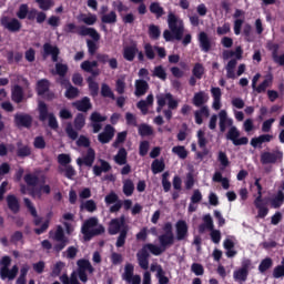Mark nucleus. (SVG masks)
Listing matches in <instances>:
<instances>
[{"label": "nucleus", "instance_id": "obj_18", "mask_svg": "<svg viewBox=\"0 0 284 284\" xmlns=\"http://www.w3.org/2000/svg\"><path fill=\"white\" fill-rule=\"evenodd\" d=\"M112 139H114V126H112V124H106L104 131L98 135V141L102 143V145H105L110 143Z\"/></svg>", "mask_w": 284, "mask_h": 284}, {"label": "nucleus", "instance_id": "obj_20", "mask_svg": "<svg viewBox=\"0 0 284 284\" xmlns=\"http://www.w3.org/2000/svg\"><path fill=\"white\" fill-rule=\"evenodd\" d=\"M138 263L141 270H148L150 267V252L145 248H141L136 253Z\"/></svg>", "mask_w": 284, "mask_h": 284}, {"label": "nucleus", "instance_id": "obj_10", "mask_svg": "<svg viewBox=\"0 0 284 284\" xmlns=\"http://www.w3.org/2000/svg\"><path fill=\"white\" fill-rule=\"evenodd\" d=\"M78 265V276L82 283H88V273L94 274V266L90 263L89 260L80 258L77 262Z\"/></svg>", "mask_w": 284, "mask_h": 284}, {"label": "nucleus", "instance_id": "obj_25", "mask_svg": "<svg viewBox=\"0 0 284 284\" xmlns=\"http://www.w3.org/2000/svg\"><path fill=\"white\" fill-rule=\"evenodd\" d=\"M100 166L99 165H94L93 166V174L94 176H101L104 173L110 172V170H112V165H110V162L100 159Z\"/></svg>", "mask_w": 284, "mask_h": 284}, {"label": "nucleus", "instance_id": "obj_6", "mask_svg": "<svg viewBox=\"0 0 284 284\" xmlns=\"http://www.w3.org/2000/svg\"><path fill=\"white\" fill-rule=\"evenodd\" d=\"M39 121H48V125L51 130H59V121L54 113L50 112L48 104L43 101L38 102Z\"/></svg>", "mask_w": 284, "mask_h": 284}, {"label": "nucleus", "instance_id": "obj_27", "mask_svg": "<svg viewBox=\"0 0 284 284\" xmlns=\"http://www.w3.org/2000/svg\"><path fill=\"white\" fill-rule=\"evenodd\" d=\"M219 119H220V122H219V125H220V131L221 132H225V130H227V126H232V119H229L227 118V111L226 110H222L220 111L219 113Z\"/></svg>", "mask_w": 284, "mask_h": 284}, {"label": "nucleus", "instance_id": "obj_43", "mask_svg": "<svg viewBox=\"0 0 284 284\" xmlns=\"http://www.w3.org/2000/svg\"><path fill=\"white\" fill-rule=\"evenodd\" d=\"M239 62L236 59H231L226 64V78L227 79H236V73L234 72V69L236 68V64Z\"/></svg>", "mask_w": 284, "mask_h": 284}, {"label": "nucleus", "instance_id": "obj_3", "mask_svg": "<svg viewBox=\"0 0 284 284\" xmlns=\"http://www.w3.org/2000/svg\"><path fill=\"white\" fill-rule=\"evenodd\" d=\"M81 232L83 234L84 241H92L94 236H101V234H105V227L102 224H99V219L89 217L82 224Z\"/></svg>", "mask_w": 284, "mask_h": 284}, {"label": "nucleus", "instance_id": "obj_4", "mask_svg": "<svg viewBox=\"0 0 284 284\" xmlns=\"http://www.w3.org/2000/svg\"><path fill=\"white\" fill-rule=\"evenodd\" d=\"M64 32H67V34H78L79 37H91L93 41H101L99 31L84 24L77 26L74 22H70L65 24Z\"/></svg>", "mask_w": 284, "mask_h": 284}, {"label": "nucleus", "instance_id": "obj_7", "mask_svg": "<svg viewBox=\"0 0 284 284\" xmlns=\"http://www.w3.org/2000/svg\"><path fill=\"white\" fill-rule=\"evenodd\" d=\"M52 239L57 243L53 245V250L58 254H59V252H63V250H65V246L70 245V237L65 235V231L63 230V226H61V225L57 226Z\"/></svg>", "mask_w": 284, "mask_h": 284}, {"label": "nucleus", "instance_id": "obj_24", "mask_svg": "<svg viewBox=\"0 0 284 284\" xmlns=\"http://www.w3.org/2000/svg\"><path fill=\"white\" fill-rule=\"evenodd\" d=\"M199 43L202 52H210L212 50V41L205 31L199 33Z\"/></svg>", "mask_w": 284, "mask_h": 284}, {"label": "nucleus", "instance_id": "obj_28", "mask_svg": "<svg viewBox=\"0 0 284 284\" xmlns=\"http://www.w3.org/2000/svg\"><path fill=\"white\" fill-rule=\"evenodd\" d=\"M1 23L9 32H19L21 30V22L17 18L11 19L9 22L8 19H2Z\"/></svg>", "mask_w": 284, "mask_h": 284}, {"label": "nucleus", "instance_id": "obj_57", "mask_svg": "<svg viewBox=\"0 0 284 284\" xmlns=\"http://www.w3.org/2000/svg\"><path fill=\"white\" fill-rule=\"evenodd\" d=\"M192 73L195 79H203V74H205V68H203V64L197 62L194 64Z\"/></svg>", "mask_w": 284, "mask_h": 284}, {"label": "nucleus", "instance_id": "obj_2", "mask_svg": "<svg viewBox=\"0 0 284 284\" xmlns=\"http://www.w3.org/2000/svg\"><path fill=\"white\" fill-rule=\"evenodd\" d=\"M80 68L81 70H83V72H88V74H91L87 78V83L90 97H92V99H97V97H99V83L94 81V78L101 74V70H99V61L85 60L80 64Z\"/></svg>", "mask_w": 284, "mask_h": 284}, {"label": "nucleus", "instance_id": "obj_53", "mask_svg": "<svg viewBox=\"0 0 284 284\" xmlns=\"http://www.w3.org/2000/svg\"><path fill=\"white\" fill-rule=\"evenodd\" d=\"M123 194L125 196H132V194H134V182H132V180H125L124 181Z\"/></svg>", "mask_w": 284, "mask_h": 284}, {"label": "nucleus", "instance_id": "obj_45", "mask_svg": "<svg viewBox=\"0 0 284 284\" xmlns=\"http://www.w3.org/2000/svg\"><path fill=\"white\" fill-rule=\"evenodd\" d=\"M247 276H250V273L241 268L233 272V278L234 281H237V283H245V281H247Z\"/></svg>", "mask_w": 284, "mask_h": 284}, {"label": "nucleus", "instance_id": "obj_44", "mask_svg": "<svg viewBox=\"0 0 284 284\" xmlns=\"http://www.w3.org/2000/svg\"><path fill=\"white\" fill-rule=\"evenodd\" d=\"M151 170L154 174H161L165 170V162L163 160L155 159L151 164Z\"/></svg>", "mask_w": 284, "mask_h": 284}, {"label": "nucleus", "instance_id": "obj_34", "mask_svg": "<svg viewBox=\"0 0 284 284\" xmlns=\"http://www.w3.org/2000/svg\"><path fill=\"white\" fill-rule=\"evenodd\" d=\"M192 103L195 108H203L207 103V94L204 91L196 92L192 99Z\"/></svg>", "mask_w": 284, "mask_h": 284}, {"label": "nucleus", "instance_id": "obj_12", "mask_svg": "<svg viewBox=\"0 0 284 284\" xmlns=\"http://www.w3.org/2000/svg\"><path fill=\"white\" fill-rule=\"evenodd\" d=\"M241 136V131L236 126H231L229 132L226 133L227 141H232L233 145H247L250 143V139L247 136Z\"/></svg>", "mask_w": 284, "mask_h": 284}, {"label": "nucleus", "instance_id": "obj_26", "mask_svg": "<svg viewBox=\"0 0 284 284\" xmlns=\"http://www.w3.org/2000/svg\"><path fill=\"white\" fill-rule=\"evenodd\" d=\"M138 52L139 47L136 42H134L133 45H129L123 49V59H125V61H134Z\"/></svg>", "mask_w": 284, "mask_h": 284}, {"label": "nucleus", "instance_id": "obj_13", "mask_svg": "<svg viewBox=\"0 0 284 284\" xmlns=\"http://www.w3.org/2000/svg\"><path fill=\"white\" fill-rule=\"evenodd\" d=\"M278 161H283V153L278 150L272 152L266 151L261 154L262 165H274V163H278Z\"/></svg>", "mask_w": 284, "mask_h": 284}, {"label": "nucleus", "instance_id": "obj_8", "mask_svg": "<svg viewBox=\"0 0 284 284\" xmlns=\"http://www.w3.org/2000/svg\"><path fill=\"white\" fill-rule=\"evenodd\" d=\"M163 234L159 235L158 241L164 250L174 245V231L171 222H166L163 227Z\"/></svg>", "mask_w": 284, "mask_h": 284}, {"label": "nucleus", "instance_id": "obj_47", "mask_svg": "<svg viewBox=\"0 0 284 284\" xmlns=\"http://www.w3.org/2000/svg\"><path fill=\"white\" fill-rule=\"evenodd\" d=\"M272 277L273 278H284V257L282 258L281 264L276 265L273 268Z\"/></svg>", "mask_w": 284, "mask_h": 284}, {"label": "nucleus", "instance_id": "obj_55", "mask_svg": "<svg viewBox=\"0 0 284 284\" xmlns=\"http://www.w3.org/2000/svg\"><path fill=\"white\" fill-rule=\"evenodd\" d=\"M173 154H176L179 159L185 160L187 159V150L183 145H178L172 148Z\"/></svg>", "mask_w": 284, "mask_h": 284}, {"label": "nucleus", "instance_id": "obj_52", "mask_svg": "<svg viewBox=\"0 0 284 284\" xmlns=\"http://www.w3.org/2000/svg\"><path fill=\"white\" fill-rule=\"evenodd\" d=\"M149 37L150 39H152L153 41L159 40V38L161 37V29L159 28V26L156 24H151L149 27Z\"/></svg>", "mask_w": 284, "mask_h": 284}, {"label": "nucleus", "instance_id": "obj_40", "mask_svg": "<svg viewBox=\"0 0 284 284\" xmlns=\"http://www.w3.org/2000/svg\"><path fill=\"white\" fill-rule=\"evenodd\" d=\"M142 250H149V252H151V254H153V256H161V254H163V252H165V250L163 248V246H158V245H154V244H145Z\"/></svg>", "mask_w": 284, "mask_h": 284}, {"label": "nucleus", "instance_id": "obj_56", "mask_svg": "<svg viewBox=\"0 0 284 284\" xmlns=\"http://www.w3.org/2000/svg\"><path fill=\"white\" fill-rule=\"evenodd\" d=\"M28 272H30V265L28 264H23L20 268V275L17 278L16 282L18 283H27V276H28Z\"/></svg>", "mask_w": 284, "mask_h": 284}, {"label": "nucleus", "instance_id": "obj_29", "mask_svg": "<svg viewBox=\"0 0 284 284\" xmlns=\"http://www.w3.org/2000/svg\"><path fill=\"white\" fill-rule=\"evenodd\" d=\"M7 205L12 214H19L21 211V205L19 204V199L16 195H8L7 196Z\"/></svg>", "mask_w": 284, "mask_h": 284}, {"label": "nucleus", "instance_id": "obj_54", "mask_svg": "<svg viewBox=\"0 0 284 284\" xmlns=\"http://www.w3.org/2000/svg\"><path fill=\"white\" fill-rule=\"evenodd\" d=\"M80 91L79 88L73 87L72 84L67 89L64 97L65 99H69L70 101H72V99H77V97H79Z\"/></svg>", "mask_w": 284, "mask_h": 284}, {"label": "nucleus", "instance_id": "obj_15", "mask_svg": "<svg viewBox=\"0 0 284 284\" xmlns=\"http://www.w3.org/2000/svg\"><path fill=\"white\" fill-rule=\"evenodd\" d=\"M97 159V152H94V149L89 148L87 151V155L84 158H78L77 164L81 168L82 165H85L87 168H92L94 165V160Z\"/></svg>", "mask_w": 284, "mask_h": 284}, {"label": "nucleus", "instance_id": "obj_9", "mask_svg": "<svg viewBox=\"0 0 284 284\" xmlns=\"http://www.w3.org/2000/svg\"><path fill=\"white\" fill-rule=\"evenodd\" d=\"M257 196L255 197L253 205L257 209V219H265L270 214V209L267 207V201L263 199V185L256 186Z\"/></svg>", "mask_w": 284, "mask_h": 284}, {"label": "nucleus", "instance_id": "obj_46", "mask_svg": "<svg viewBox=\"0 0 284 284\" xmlns=\"http://www.w3.org/2000/svg\"><path fill=\"white\" fill-rule=\"evenodd\" d=\"M101 22L113 26L114 23H116V12L111 11L109 13L103 14L101 17Z\"/></svg>", "mask_w": 284, "mask_h": 284}, {"label": "nucleus", "instance_id": "obj_39", "mask_svg": "<svg viewBox=\"0 0 284 284\" xmlns=\"http://www.w3.org/2000/svg\"><path fill=\"white\" fill-rule=\"evenodd\" d=\"M60 174H64L65 179L69 181H73L74 176H77V170L71 164L64 166V169H59Z\"/></svg>", "mask_w": 284, "mask_h": 284}, {"label": "nucleus", "instance_id": "obj_11", "mask_svg": "<svg viewBox=\"0 0 284 284\" xmlns=\"http://www.w3.org/2000/svg\"><path fill=\"white\" fill-rule=\"evenodd\" d=\"M36 91L38 97H45L48 101L54 99V92H50V80L48 79L39 80L36 84Z\"/></svg>", "mask_w": 284, "mask_h": 284}, {"label": "nucleus", "instance_id": "obj_14", "mask_svg": "<svg viewBox=\"0 0 284 284\" xmlns=\"http://www.w3.org/2000/svg\"><path fill=\"white\" fill-rule=\"evenodd\" d=\"M59 54H61V50H59V47L52 45L50 42H45L43 44L44 59L47 57H51L53 63H57V61H59Z\"/></svg>", "mask_w": 284, "mask_h": 284}, {"label": "nucleus", "instance_id": "obj_37", "mask_svg": "<svg viewBox=\"0 0 284 284\" xmlns=\"http://www.w3.org/2000/svg\"><path fill=\"white\" fill-rule=\"evenodd\" d=\"M149 10L151 14H155L156 19H161V17L165 14V9H163L159 2H152L149 7Z\"/></svg>", "mask_w": 284, "mask_h": 284}, {"label": "nucleus", "instance_id": "obj_23", "mask_svg": "<svg viewBox=\"0 0 284 284\" xmlns=\"http://www.w3.org/2000/svg\"><path fill=\"white\" fill-rule=\"evenodd\" d=\"M24 92L23 87L16 84L11 89V101L13 103H23Z\"/></svg>", "mask_w": 284, "mask_h": 284}, {"label": "nucleus", "instance_id": "obj_58", "mask_svg": "<svg viewBox=\"0 0 284 284\" xmlns=\"http://www.w3.org/2000/svg\"><path fill=\"white\" fill-rule=\"evenodd\" d=\"M36 3H38L40 10L48 12L54 6V0H36Z\"/></svg>", "mask_w": 284, "mask_h": 284}, {"label": "nucleus", "instance_id": "obj_36", "mask_svg": "<svg viewBox=\"0 0 284 284\" xmlns=\"http://www.w3.org/2000/svg\"><path fill=\"white\" fill-rule=\"evenodd\" d=\"M162 99H164V105L168 103L169 110H176L179 108V101L174 99L172 93H161Z\"/></svg>", "mask_w": 284, "mask_h": 284}, {"label": "nucleus", "instance_id": "obj_38", "mask_svg": "<svg viewBox=\"0 0 284 284\" xmlns=\"http://www.w3.org/2000/svg\"><path fill=\"white\" fill-rule=\"evenodd\" d=\"M284 204V193L282 190L277 191L276 195L271 200V206L274 210H278Z\"/></svg>", "mask_w": 284, "mask_h": 284}, {"label": "nucleus", "instance_id": "obj_42", "mask_svg": "<svg viewBox=\"0 0 284 284\" xmlns=\"http://www.w3.org/2000/svg\"><path fill=\"white\" fill-rule=\"evenodd\" d=\"M100 94H101V97H103V99H112V101H114L116 99V95H114V92L108 85V83H102L101 84Z\"/></svg>", "mask_w": 284, "mask_h": 284}, {"label": "nucleus", "instance_id": "obj_31", "mask_svg": "<svg viewBox=\"0 0 284 284\" xmlns=\"http://www.w3.org/2000/svg\"><path fill=\"white\" fill-rule=\"evenodd\" d=\"M196 125H203V116H210V108L207 105L201 106L194 112Z\"/></svg>", "mask_w": 284, "mask_h": 284}, {"label": "nucleus", "instance_id": "obj_49", "mask_svg": "<svg viewBox=\"0 0 284 284\" xmlns=\"http://www.w3.org/2000/svg\"><path fill=\"white\" fill-rule=\"evenodd\" d=\"M128 226H124L120 231V235L118 236L115 247H123V245H125V240L128 239Z\"/></svg>", "mask_w": 284, "mask_h": 284}, {"label": "nucleus", "instance_id": "obj_51", "mask_svg": "<svg viewBox=\"0 0 284 284\" xmlns=\"http://www.w3.org/2000/svg\"><path fill=\"white\" fill-rule=\"evenodd\" d=\"M162 187L164 192L172 190V182H170V171H165L162 174Z\"/></svg>", "mask_w": 284, "mask_h": 284}, {"label": "nucleus", "instance_id": "obj_30", "mask_svg": "<svg viewBox=\"0 0 284 284\" xmlns=\"http://www.w3.org/2000/svg\"><path fill=\"white\" fill-rule=\"evenodd\" d=\"M272 83H274V75L268 73L267 75H265L263 82L260 83L258 87H256L255 92H257V94H263V92H265L267 88L272 85Z\"/></svg>", "mask_w": 284, "mask_h": 284}, {"label": "nucleus", "instance_id": "obj_22", "mask_svg": "<svg viewBox=\"0 0 284 284\" xmlns=\"http://www.w3.org/2000/svg\"><path fill=\"white\" fill-rule=\"evenodd\" d=\"M24 205L28 209V211L30 212L31 216H33L34 221V225H41V222L43 221V217H39V214L37 213V207H34V205L32 204V201H30V199L24 197Z\"/></svg>", "mask_w": 284, "mask_h": 284}, {"label": "nucleus", "instance_id": "obj_35", "mask_svg": "<svg viewBox=\"0 0 284 284\" xmlns=\"http://www.w3.org/2000/svg\"><path fill=\"white\" fill-rule=\"evenodd\" d=\"M113 161L118 165H125L128 163V151L125 148L119 149L118 153L113 158Z\"/></svg>", "mask_w": 284, "mask_h": 284}, {"label": "nucleus", "instance_id": "obj_41", "mask_svg": "<svg viewBox=\"0 0 284 284\" xmlns=\"http://www.w3.org/2000/svg\"><path fill=\"white\" fill-rule=\"evenodd\" d=\"M273 265H274V261L272 260V257H265L264 260L261 261L258 265V272L261 274H265L267 270H272Z\"/></svg>", "mask_w": 284, "mask_h": 284}, {"label": "nucleus", "instance_id": "obj_48", "mask_svg": "<svg viewBox=\"0 0 284 284\" xmlns=\"http://www.w3.org/2000/svg\"><path fill=\"white\" fill-rule=\"evenodd\" d=\"M24 183H27L29 187H37V185H39V176L28 173L24 175Z\"/></svg>", "mask_w": 284, "mask_h": 284}, {"label": "nucleus", "instance_id": "obj_32", "mask_svg": "<svg viewBox=\"0 0 284 284\" xmlns=\"http://www.w3.org/2000/svg\"><path fill=\"white\" fill-rule=\"evenodd\" d=\"M17 148V156L19 159H26L32 155V148H30L29 145H23V142H18Z\"/></svg>", "mask_w": 284, "mask_h": 284}, {"label": "nucleus", "instance_id": "obj_19", "mask_svg": "<svg viewBox=\"0 0 284 284\" xmlns=\"http://www.w3.org/2000/svg\"><path fill=\"white\" fill-rule=\"evenodd\" d=\"M176 241H185L189 235V226L185 220H180L175 224Z\"/></svg>", "mask_w": 284, "mask_h": 284}, {"label": "nucleus", "instance_id": "obj_61", "mask_svg": "<svg viewBox=\"0 0 284 284\" xmlns=\"http://www.w3.org/2000/svg\"><path fill=\"white\" fill-rule=\"evenodd\" d=\"M81 17H82L81 21L85 26H94V23H97V14L94 13H89L88 16L82 14Z\"/></svg>", "mask_w": 284, "mask_h": 284}, {"label": "nucleus", "instance_id": "obj_21", "mask_svg": "<svg viewBox=\"0 0 284 284\" xmlns=\"http://www.w3.org/2000/svg\"><path fill=\"white\" fill-rule=\"evenodd\" d=\"M73 108L78 112H89V110H92V102L88 97H83L81 100L73 102Z\"/></svg>", "mask_w": 284, "mask_h": 284}, {"label": "nucleus", "instance_id": "obj_63", "mask_svg": "<svg viewBox=\"0 0 284 284\" xmlns=\"http://www.w3.org/2000/svg\"><path fill=\"white\" fill-rule=\"evenodd\" d=\"M144 54L146 57V59H149L150 61H153V59H155L156 53H154V47H152L150 43H145L144 44Z\"/></svg>", "mask_w": 284, "mask_h": 284}, {"label": "nucleus", "instance_id": "obj_50", "mask_svg": "<svg viewBox=\"0 0 284 284\" xmlns=\"http://www.w3.org/2000/svg\"><path fill=\"white\" fill-rule=\"evenodd\" d=\"M138 132L140 136H152V134H154V130L152 129V126L145 123L140 124Z\"/></svg>", "mask_w": 284, "mask_h": 284}, {"label": "nucleus", "instance_id": "obj_59", "mask_svg": "<svg viewBox=\"0 0 284 284\" xmlns=\"http://www.w3.org/2000/svg\"><path fill=\"white\" fill-rule=\"evenodd\" d=\"M153 77H156L162 81H165V79H168V73L165 72V69L163 68V65H158L154 68Z\"/></svg>", "mask_w": 284, "mask_h": 284}, {"label": "nucleus", "instance_id": "obj_17", "mask_svg": "<svg viewBox=\"0 0 284 284\" xmlns=\"http://www.w3.org/2000/svg\"><path fill=\"white\" fill-rule=\"evenodd\" d=\"M124 227H128L124 216H122L121 219H113L109 224V234H111V236H114V234H119V232H121V230H123Z\"/></svg>", "mask_w": 284, "mask_h": 284}, {"label": "nucleus", "instance_id": "obj_33", "mask_svg": "<svg viewBox=\"0 0 284 284\" xmlns=\"http://www.w3.org/2000/svg\"><path fill=\"white\" fill-rule=\"evenodd\" d=\"M150 90V84L145 80L135 81V97H143Z\"/></svg>", "mask_w": 284, "mask_h": 284}, {"label": "nucleus", "instance_id": "obj_5", "mask_svg": "<svg viewBox=\"0 0 284 284\" xmlns=\"http://www.w3.org/2000/svg\"><path fill=\"white\" fill-rule=\"evenodd\" d=\"M12 265V258L8 255H4L0 260V278L1 281H14L17 278V274H19V266Z\"/></svg>", "mask_w": 284, "mask_h": 284}, {"label": "nucleus", "instance_id": "obj_62", "mask_svg": "<svg viewBox=\"0 0 284 284\" xmlns=\"http://www.w3.org/2000/svg\"><path fill=\"white\" fill-rule=\"evenodd\" d=\"M80 207L81 210H87V212H97V202L94 200H88Z\"/></svg>", "mask_w": 284, "mask_h": 284}, {"label": "nucleus", "instance_id": "obj_1", "mask_svg": "<svg viewBox=\"0 0 284 284\" xmlns=\"http://www.w3.org/2000/svg\"><path fill=\"white\" fill-rule=\"evenodd\" d=\"M168 26L169 29L163 31L164 41H182L183 34L185 33V23L183 20H181V18L173 12H170L168 14Z\"/></svg>", "mask_w": 284, "mask_h": 284}, {"label": "nucleus", "instance_id": "obj_64", "mask_svg": "<svg viewBox=\"0 0 284 284\" xmlns=\"http://www.w3.org/2000/svg\"><path fill=\"white\" fill-rule=\"evenodd\" d=\"M68 64L55 63V72L60 78L65 77V74H68Z\"/></svg>", "mask_w": 284, "mask_h": 284}, {"label": "nucleus", "instance_id": "obj_16", "mask_svg": "<svg viewBox=\"0 0 284 284\" xmlns=\"http://www.w3.org/2000/svg\"><path fill=\"white\" fill-rule=\"evenodd\" d=\"M14 123L17 128H32V115L28 113H17L14 115Z\"/></svg>", "mask_w": 284, "mask_h": 284}, {"label": "nucleus", "instance_id": "obj_60", "mask_svg": "<svg viewBox=\"0 0 284 284\" xmlns=\"http://www.w3.org/2000/svg\"><path fill=\"white\" fill-rule=\"evenodd\" d=\"M97 42H99V40H87L88 52L91 57H94V54H97V50H99Z\"/></svg>", "mask_w": 284, "mask_h": 284}]
</instances>
